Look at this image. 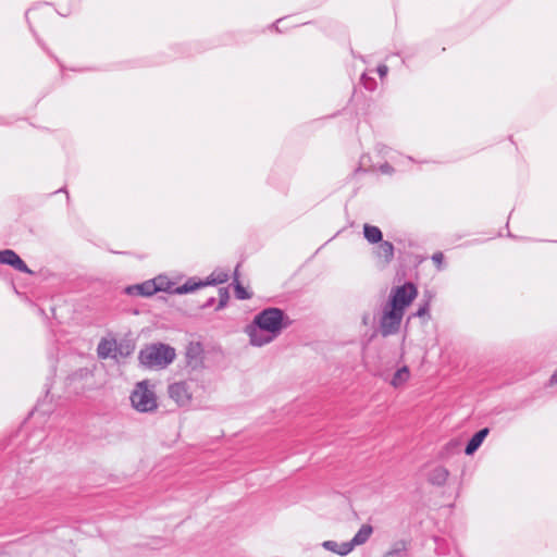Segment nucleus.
<instances>
[{
	"label": "nucleus",
	"mask_w": 557,
	"mask_h": 557,
	"mask_svg": "<svg viewBox=\"0 0 557 557\" xmlns=\"http://www.w3.org/2000/svg\"><path fill=\"white\" fill-rule=\"evenodd\" d=\"M215 302V298L213 296L209 297L203 304L200 305L201 309H208L212 307Z\"/></svg>",
	"instance_id": "nucleus-30"
},
{
	"label": "nucleus",
	"mask_w": 557,
	"mask_h": 557,
	"mask_svg": "<svg viewBox=\"0 0 557 557\" xmlns=\"http://www.w3.org/2000/svg\"><path fill=\"white\" fill-rule=\"evenodd\" d=\"M282 22V18L277 20L275 23V27L277 28V24Z\"/></svg>",
	"instance_id": "nucleus-36"
},
{
	"label": "nucleus",
	"mask_w": 557,
	"mask_h": 557,
	"mask_svg": "<svg viewBox=\"0 0 557 557\" xmlns=\"http://www.w3.org/2000/svg\"><path fill=\"white\" fill-rule=\"evenodd\" d=\"M488 433H490L488 428H483V429L479 430L478 432H475L468 441L466 448H465V454L468 456L473 455L479 449V447L482 445L483 441L488 435Z\"/></svg>",
	"instance_id": "nucleus-9"
},
{
	"label": "nucleus",
	"mask_w": 557,
	"mask_h": 557,
	"mask_svg": "<svg viewBox=\"0 0 557 557\" xmlns=\"http://www.w3.org/2000/svg\"><path fill=\"white\" fill-rule=\"evenodd\" d=\"M134 350V345L131 344L129 342L127 341H123L121 343H117L116 342V350H115V354H116V357L120 356V357H128Z\"/></svg>",
	"instance_id": "nucleus-21"
},
{
	"label": "nucleus",
	"mask_w": 557,
	"mask_h": 557,
	"mask_svg": "<svg viewBox=\"0 0 557 557\" xmlns=\"http://www.w3.org/2000/svg\"><path fill=\"white\" fill-rule=\"evenodd\" d=\"M235 275L237 276V270L235 271ZM236 283L234 286L235 296L239 300H246L251 298V294L247 292V289L235 278Z\"/></svg>",
	"instance_id": "nucleus-22"
},
{
	"label": "nucleus",
	"mask_w": 557,
	"mask_h": 557,
	"mask_svg": "<svg viewBox=\"0 0 557 557\" xmlns=\"http://www.w3.org/2000/svg\"><path fill=\"white\" fill-rule=\"evenodd\" d=\"M169 395L178 406H185L191 400V393L186 382L171 384L169 386Z\"/></svg>",
	"instance_id": "nucleus-8"
},
{
	"label": "nucleus",
	"mask_w": 557,
	"mask_h": 557,
	"mask_svg": "<svg viewBox=\"0 0 557 557\" xmlns=\"http://www.w3.org/2000/svg\"><path fill=\"white\" fill-rule=\"evenodd\" d=\"M557 384V370L552 374L550 379H549V385H555Z\"/></svg>",
	"instance_id": "nucleus-33"
},
{
	"label": "nucleus",
	"mask_w": 557,
	"mask_h": 557,
	"mask_svg": "<svg viewBox=\"0 0 557 557\" xmlns=\"http://www.w3.org/2000/svg\"><path fill=\"white\" fill-rule=\"evenodd\" d=\"M293 321L276 307H269L255 315L247 334L252 346L261 347L272 342L284 329L290 326Z\"/></svg>",
	"instance_id": "nucleus-1"
},
{
	"label": "nucleus",
	"mask_w": 557,
	"mask_h": 557,
	"mask_svg": "<svg viewBox=\"0 0 557 557\" xmlns=\"http://www.w3.org/2000/svg\"><path fill=\"white\" fill-rule=\"evenodd\" d=\"M116 341L114 338H102L97 347V354L100 359L116 358Z\"/></svg>",
	"instance_id": "nucleus-10"
},
{
	"label": "nucleus",
	"mask_w": 557,
	"mask_h": 557,
	"mask_svg": "<svg viewBox=\"0 0 557 557\" xmlns=\"http://www.w3.org/2000/svg\"><path fill=\"white\" fill-rule=\"evenodd\" d=\"M460 443L457 440H450L440 451L441 458H448L450 455L459 450Z\"/></svg>",
	"instance_id": "nucleus-19"
},
{
	"label": "nucleus",
	"mask_w": 557,
	"mask_h": 557,
	"mask_svg": "<svg viewBox=\"0 0 557 557\" xmlns=\"http://www.w3.org/2000/svg\"><path fill=\"white\" fill-rule=\"evenodd\" d=\"M230 299V294L226 287L219 288V304L215 308V310H220L224 308L227 305V301Z\"/></svg>",
	"instance_id": "nucleus-25"
},
{
	"label": "nucleus",
	"mask_w": 557,
	"mask_h": 557,
	"mask_svg": "<svg viewBox=\"0 0 557 557\" xmlns=\"http://www.w3.org/2000/svg\"><path fill=\"white\" fill-rule=\"evenodd\" d=\"M424 296H426L425 301L408 319H411L412 317L423 318L424 315H426L429 313L430 301H431L432 296L431 295H426V294Z\"/></svg>",
	"instance_id": "nucleus-24"
},
{
	"label": "nucleus",
	"mask_w": 557,
	"mask_h": 557,
	"mask_svg": "<svg viewBox=\"0 0 557 557\" xmlns=\"http://www.w3.org/2000/svg\"><path fill=\"white\" fill-rule=\"evenodd\" d=\"M362 321H363V324H364V325H367V324H368V314L363 315Z\"/></svg>",
	"instance_id": "nucleus-34"
},
{
	"label": "nucleus",
	"mask_w": 557,
	"mask_h": 557,
	"mask_svg": "<svg viewBox=\"0 0 557 557\" xmlns=\"http://www.w3.org/2000/svg\"><path fill=\"white\" fill-rule=\"evenodd\" d=\"M380 171L384 174H392L394 172V168L389 163L385 162L380 166Z\"/></svg>",
	"instance_id": "nucleus-29"
},
{
	"label": "nucleus",
	"mask_w": 557,
	"mask_h": 557,
	"mask_svg": "<svg viewBox=\"0 0 557 557\" xmlns=\"http://www.w3.org/2000/svg\"><path fill=\"white\" fill-rule=\"evenodd\" d=\"M322 546L326 549V550H330L332 553H335L337 554L338 552V543L335 542V541H324L322 543Z\"/></svg>",
	"instance_id": "nucleus-28"
},
{
	"label": "nucleus",
	"mask_w": 557,
	"mask_h": 557,
	"mask_svg": "<svg viewBox=\"0 0 557 557\" xmlns=\"http://www.w3.org/2000/svg\"><path fill=\"white\" fill-rule=\"evenodd\" d=\"M418 295L417 286L412 282H406L403 285L391 289L387 305L405 312Z\"/></svg>",
	"instance_id": "nucleus-3"
},
{
	"label": "nucleus",
	"mask_w": 557,
	"mask_h": 557,
	"mask_svg": "<svg viewBox=\"0 0 557 557\" xmlns=\"http://www.w3.org/2000/svg\"><path fill=\"white\" fill-rule=\"evenodd\" d=\"M372 532L373 528L370 524H362L351 541L356 546L362 545L370 539Z\"/></svg>",
	"instance_id": "nucleus-16"
},
{
	"label": "nucleus",
	"mask_w": 557,
	"mask_h": 557,
	"mask_svg": "<svg viewBox=\"0 0 557 557\" xmlns=\"http://www.w3.org/2000/svg\"><path fill=\"white\" fill-rule=\"evenodd\" d=\"M59 191L67 193V191H66V189H65V187H62L61 189H59ZM66 197H67V199L70 198V197H69V194H66Z\"/></svg>",
	"instance_id": "nucleus-35"
},
{
	"label": "nucleus",
	"mask_w": 557,
	"mask_h": 557,
	"mask_svg": "<svg viewBox=\"0 0 557 557\" xmlns=\"http://www.w3.org/2000/svg\"><path fill=\"white\" fill-rule=\"evenodd\" d=\"M394 245L388 240H382L379 243V247L375 251L377 258L383 259L385 264H388L394 259Z\"/></svg>",
	"instance_id": "nucleus-12"
},
{
	"label": "nucleus",
	"mask_w": 557,
	"mask_h": 557,
	"mask_svg": "<svg viewBox=\"0 0 557 557\" xmlns=\"http://www.w3.org/2000/svg\"><path fill=\"white\" fill-rule=\"evenodd\" d=\"M228 280V274L224 271H213L210 276L207 277L206 286L223 284Z\"/></svg>",
	"instance_id": "nucleus-18"
},
{
	"label": "nucleus",
	"mask_w": 557,
	"mask_h": 557,
	"mask_svg": "<svg viewBox=\"0 0 557 557\" xmlns=\"http://www.w3.org/2000/svg\"><path fill=\"white\" fill-rule=\"evenodd\" d=\"M152 281L156 282V285L166 287V289H158V292H165L169 294H173V289L175 288V287H173L174 283L169 281L166 277L158 276V277L153 278Z\"/></svg>",
	"instance_id": "nucleus-23"
},
{
	"label": "nucleus",
	"mask_w": 557,
	"mask_h": 557,
	"mask_svg": "<svg viewBox=\"0 0 557 557\" xmlns=\"http://www.w3.org/2000/svg\"><path fill=\"white\" fill-rule=\"evenodd\" d=\"M449 476V471L444 466H436L428 474V482L434 486L445 485Z\"/></svg>",
	"instance_id": "nucleus-11"
},
{
	"label": "nucleus",
	"mask_w": 557,
	"mask_h": 557,
	"mask_svg": "<svg viewBox=\"0 0 557 557\" xmlns=\"http://www.w3.org/2000/svg\"><path fill=\"white\" fill-rule=\"evenodd\" d=\"M409 376H410L409 369L407 366H404L403 368L398 369L394 373L391 383L393 386L397 387V386L404 384L405 382H407Z\"/></svg>",
	"instance_id": "nucleus-17"
},
{
	"label": "nucleus",
	"mask_w": 557,
	"mask_h": 557,
	"mask_svg": "<svg viewBox=\"0 0 557 557\" xmlns=\"http://www.w3.org/2000/svg\"><path fill=\"white\" fill-rule=\"evenodd\" d=\"M158 289H166V287L156 285L154 281L148 280L140 284L126 286L124 288V293L129 296L150 297L154 295L158 292Z\"/></svg>",
	"instance_id": "nucleus-7"
},
{
	"label": "nucleus",
	"mask_w": 557,
	"mask_h": 557,
	"mask_svg": "<svg viewBox=\"0 0 557 557\" xmlns=\"http://www.w3.org/2000/svg\"><path fill=\"white\" fill-rule=\"evenodd\" d=\"M15 251L12 249L0 250V264L9 265Z\"/></svg>",
	"instance_id": "nucleus-27"
},
{
	"label": "nucleus",
	"mask_w": 557,
	"mask_h": 557,
	"mask_svg": "<svg viewBox=\"0 0 557 557\" xmlns=\"http://www.w3.org/2000/svg\"><path fill=\"white\" fill-rule=\"evenodd\" d=\"M13 269L27 273V274H34V272L27 267V264L21 259V257L15 252L10 264Z\"/></svg>",
	"instance_id": "nucleus-20"
},
{
	"label": "nucleus",
	"mask_w": 557,
	"mask_h": 557,
	"mask_svg": "<svg viewBox=\"0 0 557 557\" xmlns=\"http://www.w3.org/2000/svg\"><path fill=\"white\" fill-rule=\"evenodd\" d=\"M186 364L191 370H200L205 367V350L200 342H190L185 351Z\"/></svg>",
	"instance_id": "nucleus-6"
},
{
	"label": "nucleus",
	"mask_w": 557,
	"mask_h": 557,
	"mask_svg": "<svg viewBox=\"0 0 557 557\" xmlns=\"http://www.w3.org/2000/svg\"><path fill=\"white\" fill-rule=\"evenodd\" d=\"M444 259V256L442 252H435L433 256H432V260L437 263V264H441L442 261Z\"/></svg>",
	"instance_id": "nucleus-31"
},
{
	"label": "nucleus",
	"mask_w": 557,
	"mask_h": 557,
	"mask_svg": "<svg viewBox=\"0 0 557 557\" xmlns=\"http://www.w3.org/2000/svg\"><path fill=\"white\" fill-rule=\"evenodd\" d=\"M363 236L370 244H379L383 240L382 231L377 226L368 223L363 225Z\"/></svg>",
	"instance_id": "nucleus-14"
},
{
	"label": "nucleus",
	"mask_w": 557,
	"mask_h": 557,
	"mask_svg": "<svg viewBox=\"0 0 557 557\" xmlns=\"http://www.w3.org/2000/svg\"><path fill=\"white\" fill-rule=\"evenodd\" d=\"M356 547V545L352 543V541L350 540L349 542H343V543H338V552H337V555L339 556H346L348 555L354 548Z\"/></svg>",
	"instance_id": "nucleus-26"
},
{
	"label": "nucleus",
	"mask_w": 557,
	"mask_h": 557,
	"mask_svg": "<svg viewBox=\"0 0 557 557\" xmlns=\"http://www.w3.org/2000/svg\"><path fill=\"white\" fill-rule=\"evenodd\" d=\"M383 557H408V543L404 540L396 541Z\"/></svg>",
	"instance_id": "nucleus-15"
},
{
	"label": "nucleus",
	"mask_w": 557,
	"mask_h": 557,
	"mask_svg": "<svg viewBox=\"0 0 557 557\" xmlns=\"http://www.w3.org/2000/svg\"><path fill=\"white\" fill-rule=\"evenodd\" d=\"M387 72H388V67L386 65H384V64L379 65L377 73L381 77H384L387 74Z\"/></svg>",
	"instance_id": "nucleus-32"
},
{
	"label": "nucleus",
	"mask_w": 557,
	"mask_h": 557,
	"mask_svg": "<svg viewBox=\"0 0 557 557\" xmlns=\"http://www.w3.org/2000/svg\"><path fill=\"white\" fill-rule=\"evenodd\" d=\"M405 312L385 304L380 319V333L383 337L397 334Z\"/></svg>",
	"instance_id": "nucleus-5"
},
{
	"label": "nucleus",
	"mask_w": 557,
	"mask_h": 557,
	"mask_svg": "<svg viewBox=\"0 0 557 557\" xmlns=\"http://www.w3.org/2000/svg\"><path fill=\"white\" fill-rule=\"evenodd\" d=\"M206 283L201 280L196 281L194 277L188 278L184 284L177 286L173 289L174 295H183L193 293L201 287H205Z\"/></svg>",
	"instance_id": "nucleus-13"
},
{
	"label": "nucleus",
	"mask_w": 557,
	"mask_h": 557,
	"mask_svg": "<svg viewBox=\"0 0 557 557\" xmlns=\"http://www.w3.org/2000/svg\"><path fill=\"white\" fill-rule=\"evenodd\" d=\"M133 407L139 412H151L157 409V398L153 391L148 388L146 381L139 382L131 395Z\"/></svg>",
	"instance_id": "nucleus-4"
},
{
	"label": "nucleus",
	"mask_w": 557,
	"mask_h": 557,
	"mask_svg": "<svg viewBox=\"0 0 557 557\" xmlns=\"http://www.w3.org/2000/svg\"><path fill=\"white\" fill-rule=\"evenodd\" d=\"M175 357V348L163 343L147 345L138 354L139 363L147 369H164L174 361Z\"/></svg>",
	"instance_id": "nucleus-2"
}]
</instances>
